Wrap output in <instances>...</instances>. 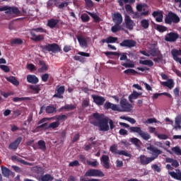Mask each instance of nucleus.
Masks as SVG:
<instances>
[{"label":"nucleus","instance_id":"1","mask_svg":"<svg viewBox=\"0 0 181 181\" xmlns=\"http://www.w3.org/2000/svg\"><path fill=\"white\" fill-rule=\"evenodd\" d=\"M119 125L124 127V128H128L130 134H138L144 141H149L151 139V134L146 132H144L139 127H130L129 124L124 122H119Z\"/></svg>","mask_w":181,"mask_h":181},{"label":"nucleus","instance_id":"2","mask_svg":"<svg viewBox=\"0 0 181 181\" xmlns=\"http://www.w3.org/2000/svg\"><path fill=\"white\" fill-rule=\"evenodd\" d=\"M37 33H46V30L43 29V28H33L30 30V34L33 37L30 38L31 40L33 42H42V40H45V35H36Z\"/></svg>","mask_w":181,"mask_h":181},{"label":"nucleus","instance_id":"3","mask_svg":"<svg viewBox=\"0 0 181 181\" xmlns=\"http://www.w3.org/2000/svg\"><path fill=\"white\" fill-rule=\"evenodd\" d=\"M40 47L42 49V52H43V53H47V52H52V53H59V52H62L60 46L56 43L40 45Z\"/></svg>","mask_w":181,"mask_h":181},{"label":"nucleus","instance_id":"4","mask_svg":"<svg viewBox=\"0 0 181 181\" xmlns=\"http://www.w3.org/2000/svg\"><path fill=\"white\" fill-rule=\"evenodd\" d=\"M164 22L166 25H172V23H179L180 22V18L176 13L173 11H169L164 18Z\"/></svg>","mask_w":181,"mask_h":181},{"label":"nucleus","instance_id":"5","mask_svg":"<svg viewBox=\"0 0 181 181\" xmlns=\"http://www.w3.org/2000/svg\"><path fill=\"white\" fill-rule=\"evenodd\" d=\"M5 11L6 15H21V11L18 7L15 6H4L3 7H0V12Z\"/></svg>","mask_w":181,"mask_h":181},{"label":"nucleus","instance_id":"6","mask_svg":"<svg viewBox=\"0 0 181 181\" xmlns=\"http://www.w3.org/2000/svg\"><path fill=\"white\" fill-rule=\"evenodd\" d=\"M119 60L121 62L126 61L127 63H122V66L125 67L126 69L135 67V64L131 61V59H128V57L127 56V52H123L122 54H120Z\"/></svg>","mask_w":181,"mask_h":181},{"label":"nucleus","instance_id":"7","mask_svg":"<svg viewBox=\"0 0 181 181\" xmlns=\"http://www.w3.org/2000/svg\"><path fill=\"white\" fill-rule=\"evenodd\" d=\"M85 176L95 177H104L105 175H104V173H103V171H101L100 170L90 169L86 172Z\"/></svg>","mask_w":181,"mask_h":181},{"label":"nucleus","instance_id":"8","mask_svg":"<svg viewBox=\"0 0 181 181\" xmlns=\"http://www.w3.org/2000/svg\"><path fill=\"white\" fill-rule=\"evenodd\" d=\"M110 152H112V153H114L115 155H123V156H127V158H131V156H132V155H131L126 151L121 150L118 151V146H117V144L112 145L110 148Z\"/></svg>","mask_w":181,"mask_h":181},{"label":"nucleus","instance_id":"9","mask_svg":"<svg viewBox=\"0 0 181 181\" xmlns=\"http://www.w3.org/2000/svg\"><path fill=\"white\" fill-rule=\"evenodd\" d=\"M147 150L151 151L150 153L153 156H151V159H153V160H155V159H158L159 155H162V153H163V151H162V150L153 146H150L147 147Z\"/></svg>","mask_w":181,"mask_h":181},{"label":"nucleus","instance_id":"10","mask_svg":"<svg viewBox=\"0 0 181 181\" xmlns=\"http://www.w3.org/2000/svg\"><path fill=\"white\" fill-rule=\"evenodd\" d=\"M119 46L121 47H127L128 49H132V47H135V46H136V41L132 39L124 40L119 44Z\"/></svg>","mask_w":181,"mask_h":181},{"label":"nucleus","instance_id":"11","mask_svg":"<svg viewBox=\"0 0 181 181\" xmlns=\"http://www.w3.org/2000/svg\"><path fill=\"white\" fill-rule=\"evenodd\" d=\"M98 127L100 128V131H103V132L110 131V126L108 125V118H103L101 120H99Z\"/></svg>","mask_w":181,"mask_h":181},{"label":"nucleus","instance_id":"12","mask_svg":"<svg viewBox=\"0 0 181 181\" xmlns=\"http://www.w3.org/2000/svg\"><path fill=\"white\" fill-rule=\"evenodd\" d=\"M179 38V35L177 33L170 32L165 35V42H170L171 43H175L176 40Z\"/></svg>","mask_w":181,"mask_h":181},{"label":"nucleus","instance_id":"13","mask_svg":"<svg viewBox=\"0 0 181 181\" xmlns=\"http://www.w3.org/2000/svg\"><path fill=\"white\" fill-rule=\"evenodd\" d=\"M64 91H66V88L64 86H57V89L55 90V94L52 96L53 98H60L63 99L64 97L63 94H64Z\"/></svg>","mask_w":181,"mask_h":181},{"label":"nucleus","instance_id":"14","mask_svg":"<svg viewBox=\"0 0 181 181\" xmlns=\"http://www.w3.org/2000/svg\"><path fill=\"white\" fill-rule=\"evenodd\" d=\"M124 23L126 25L127 29H129V30H132V29H134V26H135V23L127 14L124 16Z\"/></svg>","mask_w":181,"mask_h":181},{"label":"nucleus","instance_id":"15","mask_svg":"<svg viewBox=\"0 0 181 181\" xmlns=\"http://www.w3.org/2000/svg\"><path fill=\"white\" fill-rule=\"evenodd\" d=\"M120 106L122 108L123 111H127V112H129V111H131V109L132 108V105L129 104V103H128V100H127V99L125 98L121 99Z\"/></svg>","mask_w":181,"mask_h":181},{"label":"nucleus","instance_id":"16","mask_svg":"<svg viewBox=\"0 0 181 181\" xmlns=\"http://www.w3.org/2000/svg\"><path fill=\"white\" fill-rule=\"evenodd\" d=\"M100 162L105 169H110L111 164L110 163V156L107 155H103L100 158Z\"/></svg>","mask_w":181,"mask_h":181},{"label":"nucleus","instance_id":"17","mask_svg":"<svg viewBox=\"0 0 181 181\" xmlns=\"http://www.w3.org/2000/svg\"><path fill=\"white\" fill-rule=\"evenodd\" d=\"M91 97L96 105H104L105 98L97 95H92Z\"/></svg>","mask_w":181,"mask_h":181},{"label":"nucleus","instance_id":"18","mask_svg":"<svg viewBox=\"0 0 181 181\" xmlns=\"http://www.w3.org/2000/svg\"><path fill=\"white\" fill-rule=\"evenodd\" d=\"M171 54L173 56V60L181 64V58L178 57L181 55V49H173L171 50Z\"/></svg>","mask_w":181,"mask_h":181},{"label":"nucleus","instance_id":"19","mask_svg":"<svg viewBox=\"0 0 181 181\" xmlns=\"http://www.w3.org/2000/svg\"><path fill=\"white\" fill-rule=\"evenodd\" d=\"M23 139V138H22L21 136L17 138L14 141L8 145V149L16 151V149H18L19 145L21 144V142H22Z\"/></svg>","mask_w":181,"mask_h":181},{"label":"nucleus","instance_id":"20","mask_svg":"<svg viewBox=\"0 0 181 181\" xmlns=\"http://www.w3.org/2000/svg\"><path fill=\"white\" fill-rule=\"evenodd\" d=\"M152 16L156 18V21L158 23L163 22V11L160 10L154 11L152 13Z\"/></svg>","mask_w":181,"mask_h":181},{"label":"nucleus","instance_id":"21","mask_svg":"<svg viewBox=\"0 0 181 181\" xmlns=\"http://www.w3.org/2000/svg\"><path fill=\"white\" fill-rule=\"evenodd\" d=\"M104 108L105 110H112V111H122L119 110V107H118V105L114 103H111L110 102H106L104 104Z\"/></svg>","mask_w":181,"mask_h":181},{"label":"nucleus","instance_id":"22","mask_svg":"<svg viewBox=\"0 0 181 181\" xmlns=\"http://www.w3.org/2000/svg\"><path fill=\"white\" fill-rule=\"evenodd\" d=\"M140 163L143 165H149L151 162H153V160L151 157H147L145 155H141L139 156Z\"/></svg>","mask_w":181,"mask_h":181},{"label":"nucleus","instance_id":"23","mask_svg":"<svg viewBox=\"0 0 181 181\" xmlns=\"http://www.w3.org/2000/svg\"><path fill=\"white\" fill-rule=\"evenodd\" d=\"M112 18L114 23L117 25H121V23H122V14H121L120 13H114Z\"/></svg>","mask_w":181,"mask_h":181},{"label":"nucleus","instance_id":"24","mask_svg":"<svg viewBox=\"0 0 181 181\" xmlns=\"http://www.w3.org/2000/svg\"><path fill=\"white\" fill-rule=\"evenodd\" d=\"M1 173L4 177H9V176H13L15 175L13 172L9 170V168L4 167V165H1Z\"/></svg>","mask_w":181,"mask_h":181},{"label":"nucleus","instance_id":"25","mask_svg":"<svg viewBox=\"0 0 181 181\" xmlns=\"http://www.w3.org/2000/svg\"><path fill=\"white\" fill-rule=\"evenodd\" d=\"M176 170V172H175V171L169 172L168 175H170V176H171V177H173V179H175V180L181 181V171H180V170L177 169V170Z\"/></svg>","mask_w":181,"mask_h":181},{"label":"nucleus","instance_id":"26","mask_svg":"<svg viewBox=\"0 0 181 181\" xmlns=\"http://www.w3.org/2000/svg\"><path fill=\"white\" fill-rule=\"evenodd\" d=\"M60 20L56 18H51L47 21V26L50 28V29H54L56 26H57Z\"/></svg>","mask_w":181,"mask_h":181},{"label":"nucleus","instance_id":"27","mask_svg":"<svg viewBox=\"0 0 181 181\" xmlns=\"http://www.w3.org/2000/svg\"><path fill=\"white\" fill-rule=\"evenodd\" d=\"M140 95H142V92L133 90L132 93L129 95V101H130V103H134V100H138Z\"/></svg>","mask_w":181,"mask_h":181},{"label":"nucleus","instance_id":"28","mask_svg":"<svg viewBox=\"0 0 181 181\" xmlns=\"http://www.w3.org/2000/svg\"><path fill=\"white\" fill-rule=\"evenodd\" d=\"M38 64L42 66L38 69V73H45V71H47V70H49V65L46 64L45 61H39Z\"/></svg>","mask_w":181,"mask_h":181},{"label":"nucleus","instance_id":"29","mask_svg":"<svg viewBox=\"0 0 181 181\" xmlns=\"http://www.w3.org/2000/svg\"><path fill=\"white\" fill-rule=\"evenodd\" d=\"M12 160H16L17 162H20V163H22L23 165H28V166H33L34 163H29L28 161H25V160L17 157L16 156H13L11 157Z\"/></svg>","mask_w":181,"mask_h":181},{"label":"nucleus","instance_id":"30","mask_svg":"<svg viewBox=\"0 0 181 181\" xmlns=\"http://www.w3.org/2000/svg\"><path fill=\"white\" fill-rule=\"evenodd\" d=\"M161 84L163 87H168L170 90L175 87V81L172 78L168 79L167 81L161 82Z\"/></svg>","mask_w":181,"mask_h":181},{"label":"nucleus","instance_id":"31","mask_svg":"<svg viewBox=\"0 0 181 181\" xmlns=\"http://www.w3.org/2000/svg\"><path fill=\"white\" fill-rule=\"evenodd\" d=\"M27 81L28 83H30V84H37L39 83V78L35 75L29 74L27 76Z\"/></svg>","mask_w":181,"mask_h":181},{"label":"nucleus","instance_id":"32","mask_svg":"<svg viewBox=\"0 0 181 181\" xmlns=\"http://www.w3.org/2000/svg\"><path fill=\"white\" fill-rule=\"evenodd\" d=\"M175 125L174 126V129L175 131H177V129H181V115H178L175 118Z\"/></svg>","mask_w":181,"mask_h":181},{"label":"nucleus","instance_id":"33","mask_svg":"<svg viewBox=\"0 0 181 181\" xmlns=\"http://www.w3.org/2000/svg\"><path fill=\"white\" fill-rule=\"evenodd\" d=\"M118 41V37L110 36L106 39L101 40L102 43H116Z\"/></svg>","mask_w":181,"mask_h":181},{"label":"nucleus","instance_id":"34","mask_svg":"<svg viewBox=\"0 0 181 181\" xmlns=\"http://www.w3.org/2000/svg\"><path fill=\"white\" fill-rule=\"evenodd\" d=\"M5 78L7 81H8L9 83H11V84H13V86H19V82H18V79H16V77H15V76H10V77L6 76Z\"/></svg>","mask_w":181,"mask_h":181},{"label":"nucleus","instance_id":"35","mask_svg":"<svg viewBox=\"0 0 181 181\" xmlns=\"http://www.w3.org/2000/svg\"><path fill=\"white\" fill-rule=\"evenodd\" d=\"M76 38L81 47H87V40H86V39L80 35H78Z\"/></svg>","mask_w":181,"mask_h":181},{"label":"nucleus","instance_id":"36","mask_svg":"<svg viewBox=\"0 0 181 181\" xmlns=\"http://www.w3.org/2000/svg\"><path fill=\"white\" fill-rule=\"evenodd\" d=\"M37 145L38 146V149H40L42 152L46 151V141L44 140H40L37 141Z\"/></svg>","mask_w":181,"mask_h":181},{"label":"nucleus","instance_id":"37","mask_svg":"<svg viewBox=\"0 0 181 181\" xmlns=\"http://www.w3.org/2000/svg\"><path fill=\"white\" fill-rule=\"evenodd\" d=\"M30 90L33 91L34 94H39L40 93V85H31L29 86Z\"/></svg>","mask_w":181,"mask_h":181},{"label":"nucleus","instance_id":"38","mask_svg":"<svg viewBox=\"0 0 181 181\" xmlns=\"http://www.w3.org/2000/svg\"><path fill=\"white\" fill-rule=\"evenodd\" d=\"M32 100V98L30 97H24V98H13V103H19L20 101H29Z\"/></svg>","mask_w":181,"mask_h":181},{"label":"nucleus","instance_id":"39","mask_svg":"<svg viewBox=\"0 0 181 181\" xmlns=\"http://www.w3.org/2000/svg\"><path fill=\"white\" fill-rule=\"evenodd\" d=\"M60 126V122L59 121L54 122L50 123L48 127H46V129H50V128H52V129H55V128H59Z\"/></svg>","mask_w":181,"mask_h":181},{"label":"nucleus","instance_id":"40","mask_svg":"<svg viewBox=\"0 0 181 181\" xmlns=\"http://www.w3.org/2000/svg\"><path fill=\"white\" fill-rule=\"evenodd\" d=\"M53 179V176H52L50 174H45L40 177L41 181H52Z\"/></svg>","mask_w":181,"mask_h":181},{"label":"nucleus","instance_id":"41","mask_svg":"<svg viewBox=\"0 0 181 181\" xmlns=\"http://www.w3.org/2000/svg\"><path fill=\"white\" fill-rule=\"evenodd\" d=\"M151 56H153V57H156V56H158L159 54H162L160 53V51L158 50V49L156 48H153L150 50L149 52Z\"/></svg>","mask_w":181,"mask_h":181},{"label":"nucleus","instance_id":"42","mask_svg":"<svg viewBox=\"0 0 181 181\" xmlns=\"http://www.w3.org/2000/svg\"><path fill=\"white\" fill-rule=\"evenodd\" d=\"M156 29L158 32H160V33H163V32H166L168 30L167 27L163 25H157Z\"/></svg>","mask_w":181,"mask_h":181},{"label":"nucleus","instance_id":"43","mask_svg":"<svg viewBox=\"0 0 181 181\" xmlns=\"http://www.w3.org/2000/svg\"><path fill=\"white\" fill-rule=\"evenodd\" d=\"M141 26L143 29H148L149 28V20L143 19L141 21Z\"/></svg>","mask_w":181,"mask_h":181},{"label":"nucleus","instance_id":"44","mask_svg":"<svg viewBox=\"0 0 181 181\" xmlns=\"http://www.w3.org/2000/svg\"><path fill=\"white\" fill-rule=\"evenodd\" d=\"M119 6H124V4H135V0H117Z\"/></svg>","mask_w":181,"mask_h":181},{"label":"nucleus","instance_id":"45","mask_svg":"<svg viewBox=\"0 0 181 181\" xmlns=\"http://www.w3.org/2000/svg\"><path fill=\"white\" fill-rule=\"evenodd\" d=\"M172 152L175 153V155H177L178 156H181V148L179 146H176L175 147H173L171 148Z\"/></svg>","mask_w":181,"mask_h":181},{"label":"nucleus","instance_id":"46","mask_svg":"<svg viewBox=\"0 0 181 181\" xmlns=\"http://www.w3.org/2000/svg\"><path fill=\"white\" fill-rule=\"evenodd\" d=\"M130 142H132V144L133 145H135V146H136L137 148H139V142H141V140H139V139L136 137H133L130 139Z\"/></svg>","mask_w":181,"mask_h":181},{"label":"nucleus","instance_id":"47","mask_svg":"<svg viewBox=\"0 0 181 181\" xmlns=\"http://www.w3.org/2000/svg\"><path fill=\"white\" fill-rule=\"evenodd\" d=\"M88 15H90V16H91V18H93V19H94L95 22H96V23H100V21H101V19L100 18V17L93 13H90L88 11Z\"/></svg>","mask_w":181,"mask_h":181},{"label":"nucleus","instance_id":"48","mask_svg":"<svg viewBox=\"0 0 181 181\" xmlns=\"http://www.w3.org/2000/svg\"><path fill=\"white\" fill-rule=\"evenodd\" d=\"M140 64H144V66H149L150 67H152V66H153V62L150 59L140 61Z\"/></svg>","mask_w":181,"mask_h":181},{"label":"nucleus","instance_id":"49","mask_svg":"<svg viewBox=\"0 0 181 181\" xmlns=\"http://www.w3.org/2000/svg\"><path fill=\"white\" fill-rule=\"evenodd\" d=\"M121 24H115L111 28V30L113 33H117V32H119L121 30Z\"/></svg>","mask_w":181,"mask_h":181},{"label":"nucleus","instance_id":"50","mask_svg":"<svg viewBox=\"0 0 181 181\" xmlns=\"http://www.w3.org/2000/svg\"><path fill=\"white\" fill-rule=\"evenodd\" d=\"M47 114H53V112H56V107L54 106H47L46 107Z\"/></svg>","mask_w":181,"mask_h":181},{"label":"nucleus","instance_id":"51","mask_svg":"<svg viewBox=\"0 0 181 181\" xmlns=\"http://www.w3.org/2000/svg\"><path fill=\"white\" fill-rule=\"evenodd\" d=\"M145 6H148V5L146 4H139L136 6V11H138V12H142V11H145V8H144Z\"/></svg>","mask_w":181,"mask_h":181},{"label":"nucleus","instance_id":"52","mask_svg":"<svg viewBox=\"0 0 181 181\" xmlns=\"http://www.w3.org/2000/svg\"><path fill=\"white\" fill-rule=\"evenodd\" d=\"M123 73L124 74H134V76H135V74H138V71L132 69H126L123 71Z\"/></svg>","mask_w":181,"mask_h":181},{"label":"nucleus","instance_id":"53","mask_svg":"<svg viewBox=\"0 0 181 181\" xmlns=\"http://www.w3.org/2000/svg\"><path fill=\"white\" fill-rule=\"evenodd\" d=\"M86 162L87 165H89V166H92V168H95L100 165L97 160H95L94 161L87 160Z\"/></svg>","mask_w":181,"mask_h":181},{"label":"nucleus","instance_id":"54","mask_svg":"<svg viewBox=\"0 0 181 181\" xmlns=\"http://www.w3.org/2000/svg\"><path fill=\"white\" fill-rule=\"evenodd\" d=\"M81 19L83 23L88 22L90 21V16L87 13H83L81 16Z\"/></svg>","mask_w":181,"mask_h":181},{"label":"nucleus","instance_id":"55","mask_svg":"<svg viewBox=\"0 0 181 181\" xmlns=\"http://www.w3.org/2000/svg\"><path fill=\"white\" fill-rule=\"evenodd\" d=\"M74 60H76V62H80L81 63H86V58L83 57L82 56H74Z\"/></svg>","mask_w":181,"mask_h":181},{"label":"nucleus","instance_id":"56","mask_svg":"<svg viewBox=\"0 0 181 181\" xmlns=\"http://www.w3.org/2000/svg\"><path fill=\"white\" fill-rule=\"evenodd\" d=\"M76 108V105H66L61 107V110H73Z\"/></svg>","mask_w":181,"mask_h":181},{"label":"nucleus","instance_id":"57","mask_svg":"<svg viewBox=\"0 0 181 181\" xmlns=\"http://www.w3.org/2000/svg\"><path fill=\"white\" fill-rule=\"evenodd\" d=\"M163 59V55H162V54H160L156 56V58L153 59V60L155 62V63H159V62H162Z\"/></svg>","mask_w":181,"mask_h":181},{"label":"nucleus","instance_id":"58","mask_svg":"<svg viewBox=\"0 0 181 181\" xmlns=\"http://www.w3.org/2000/svg\"><path fill=\"white\" fill-rule=\"evenodd\" d=\"M67 6H69V2L65 1L58 4L57 8H58V9H63L64 8H67Z\"/></svg>","mask_w":181,"mask_h":181},{"label":"nucleus","instance_id":"59","mask_svg":"<svg viewBox=\"0 0 181 181\" xmlns=\"http://www.w3.org/2000/svg\"><path fill=\"white\" fill-rule=\"evenodd\" d=\"M23 41L21 38H16L11 41V45H22Z\"/></svg>","mask_w":181,"mask_h":181},{"label":"nucleus","instance_id":"60","mask_svg":"<svg viewBox=\"0 0 181 181\" xmlns=\"http://www.w3.org/2000/svg\"><path fill=\"white\" fill-rule=\"evenodd\" d=\"M0 69L4 71V73H9V71H11V69L7 65H0Z\"/></svg>","mask_w":181,"mask_h":181},{"label":"nucleus","instance_id":"61","mask_svg":"<svg viewBox=\"0 0 181 181\" xmlns=\"http://www.w3.org/2000/svg\"><path fill=\"white\" fill-rule=\"evenodd\" d=\"M121 119H125V121H128L131 124H135L136 122V120L132 117H122Z\"/></svg>","mask_w":181,"mask_h":181},{"label":"nucleus","instance_id":"62","mask_svg":"<svg viewBox=\"0 0 181 181\" xmlns=\"http://www.w3.org/2000/svg\"><path fill=\"white\" fill-rule=\"evenodd\" d=\"M125 9L127 13H134V10L132 9V6L130 4L125 5Z\"/></svg>","mask_w":181,"mask_h":181},{"label":"nucleus","instance_id":"63","mask_svg":"<svg viewBox=\"0 0 181 181\" xmlns=\"http://www.w3.org/2000/svg\"><path fill=\"white\" fill-rule=\"evenodd\" d=\"M156 122H158L156 118H149L146 120L145 124H156Z\"/></svg>","mask_w":181,"mask_h":181},{"label":"nucleus","instance_id":"64","mask_svg":"<svg viewBox=\"0 0 181 181\" xmlns=\"http://www.w3.org/2000/svg\"><path fill=\"white\" fill-rule=\"evenodd\" d=\"M80 181H100V180L95 179V178H91V179H89V180H86V177L81 176L80 177Z\"/></svg>","mask_w":181,"mask_h":181}]
</instances>
